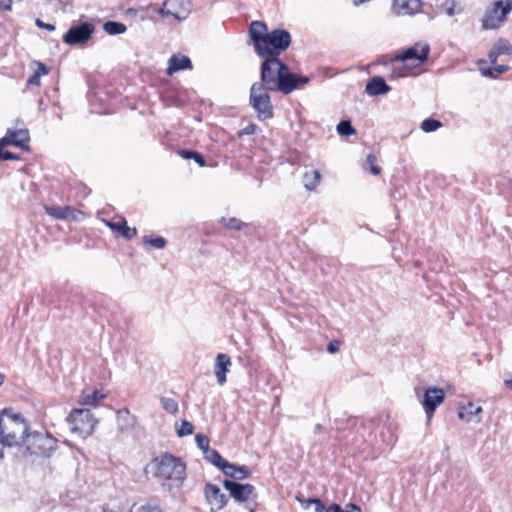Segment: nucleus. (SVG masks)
<instances>
[{"label":"nucleus","mask_w":512,"mask_h":512,"mask_svg":"<svg viewBox=\"0 0 512 512\" xmlns=\"http://www.w3.org/2000/svg\"><path fill=\"white\" fill-rule=\"evenodd\" d=\"M27 421L20 414H9L6 411L0 416V443L7 447L21 445L28 434Z\"/></svg>","instance_id":"1"},{"label":"nucleus","mask_w":512,"mask_h":512,"mask_svg":"<svg viewBox=\"0 0 512 512\" xmlns=\"http://www.w3.org/2000/svg\"><path fill=\"white\" fill-rule=\"evenodd\" d=\"M149 467L155 477L169 480L174 486H181L185 479V464L171 454L165 453L153 459Z\"/></svg>","instance_id":"2"},{"label":"nucleus","mask_w":512,"mask_h":512,"mask_svg":"<svg viewBox=\"0 0 512 512\" xmlns=\"http://www.w3.org/2000/svg\"><path fill=\"white\" fill-rule=\"evenodd\" d=\"M67 421L71 432L83 439L94 432L98 423L91 410L86 408L73 409L67 417Z\"/></svg>","instance_id":"3"},{"label":"nucleus","mask_w":512,"mask_h":512,"mask_svg":"<svg viewBox=\"0 0 512 512\" xmlns=\"http://www.w3.org/2000/svg\"><path fill=\"white\" fill-rule=\"evenodd\" d=\"M267 88L260 83H253L250 88V104L260 120L273 117V106Z\"/></svg>","instance_id":"4"},{"label":"nucleus","mask_w":512,"mask_h":512,"mask_svg":"<svg viewBox=\"0 0 512 512\" xmlns=\"http://www.w3.org/2000/svg\"><path fill=\"white\" fill-rule=\"evenodd\" d=\"M29 454L40 457H49L54 450L56 439L48 433L32 432L26 435L23 442Z\"/></svg>","instance_id":"5"},{"label":"nucleus","mask_w":512,"mask_h":512,"mask_svg":"<svg viewBox=\"0 0 512 512\" xmlns=\"http://www.w3.org/2000/svg\"><path fill=\"white\" fill-rule=\"evenodd\" d=\"M264 58L261 64L260 78L263 86L267 90H273V86L276 83L279 75L282 71L286 70V64L283 63L276 55L262 56Z\"/></svg>","instance_id":"6"},{"label":"nucleus","mask_w":512,"mask_h":512,"mask_svg":"<svg viewBox=\"0 0 512 512\" xmlns=\"http://www.w3.org/2000/svg\"><path fill=\"white\" fill-rule=\"evenodd\" d=\"M291 44V35L285 29H274L269 32L265 41V48L268 52L264 56L276 55L279 57L280 53L285 51Z\"/></svg>","instance_id":"7"},{"label":"nucleus","mask_w":512,"mask_h":512,"mask_svg":"<svg viewBox=\"0 0 512 512\" xmlns=\"http://www.w3.org/2000/svg\"><path fill=\"white\" fill-rule=\"evenodd\" d=\"M509 8L503 7L502 1H496L494 5L487 8L482 19V29H498L506 21Z\"/></svg>","instance_id":"8"},{"label":"nucleus","mask_w":512,"mask_h":512,"mask_svg":"<svg viewBox=\"0 0 512 512\" xmlns=\"http://www.w3.org/2000/svg\"><path fill=\"white\" fill-rule=\"evenodd\" d=\"M430 52V47L425 42H417L413 46L407 48L402 53L396 55L393 61L407 62L412 61L415 65H420L426 61Z\"/></svg>","instance_id":"9"},{"label":"nucleus","mask_w":512,"mask_h":512,"mask_svg":"<svg viewBox=\"0 0 512 512\" xmlns=\"http://www.w3.org/2000/svg\"><path fill=\"white\" fill-rule=\"evenodd\" d=\"M94 32V26L89 22H83L72 26L63 36V41L68 45H77L87 42Z\"/></svg>","instance_id":"10"},{"label":"nucleus","mask_w":512,"mask_h":512,"mask_svg":"<svg viewBox=\"0 0 512 512\" xmlns=\"http://www.w3.org/2000/svg\"><path fill=\"white\" fill-rule=\"evenodd\" d=\"M269 32L267 26L262 21H253L249 27V36L253 42L255 52L258 56H264L268 50L265 48V41Z\"/></svg>","instance_id":"11"},{"label":"nucleus","mask_w":512,"mask_h":512,"mask_svg":"<svg viewBox=\"0 0 512 512\" xmlns=\"http://www.w3.org/2000/svg\"><path fill=\"white\" fill-rule=\"evenodd\" d=\"M161 16H173L177 20H184L190 13L189 0H166L160 8Z\"/></svg>","instance_id":"12"},{"label":"nucleus","mask_w":512,"mask_h":512,"mask_svg":"<svg viewBox=\"0 0 512 512\" xmlns=\"http://www.w3.org/2000/svg\"><path fill=\"white\" fill-rule=\"evenodd\" d=\"M445 393L442 388L428 387L423 395L421 404L428 418H431L437 407L444 401Z\"/></svg>","instance_id":"13"},{"label":"nucleus","mask_w":512,"mask_h":512,"mask_svg":"<svg viewBox=\"0 0 512 512\" xmlns=\"http://www.w3.org/2000/svg\"><path fill=\"white\" fill-rule=\"evenodd\" d=\"M223 486L229 491L230 496L239 503L246 502L255 491L252 484H242L228 479L223 481Z\"/></svg>","instance_id":"14"},{"label":"nucleus","mask_w":512,"mask_h":512,"mask_svg":"<svg viewBox=\"0 0 512 512\" xmlns=\"http://www.w3.org/2000/svg\"><path fill=\"white\" fill-rule=\"evenodd\" d=\"M205 498L211 506L212 512L222 510L227 504V497L221 492L220 488L211 483H207L204 489Z\"/></svg>","instance_id":"15"},{"label":"nucleus","mask_w":512,"mask_h":512,"mask_svg":"<svg viewBox=\"0 0 512 512\" xmlns=\"http://www.w3.org/2000/svg\"><path fill=\"white\" fill-rule=\"evenodd\" d=\"M297 88L298 83H296V74L290 72L286 65V70L281 72L272 91H280L283 94H289Z\"/></svg>","instance_id":"16"},{"label":"nucleus","mask_w":512,"mask_h":512,"mask_svg":"<svg viewBox=\"0 0 512 512\" xmlns=\"http://www.w3.org/2000/svg\"><path fill=\"white\" fill-rule=\"evenodd\" d=\"M232 366L231 358L227 354L219 353L215 358L214 373L217 378V383L223 386L226 381V375Z\"/></svg>","instance_id":"17"},{"label":"nucleus","mask_w":512,"mask_h":512,"mask_svg":"<svg viewBox=\"0 0 512 512\" xmlns=\"http://www.w3.org/2000/svg\"><path fill=\"white\" fill-rule=\"evenodd\" d=\"M29 132L26 129L11 130L8 129L5 136L1 139L2 144H10L21 149H28Z\"/></svg>","instance_id":"18"},{"label":"nucleus","mask_w":512,"mask_h":512,"mask_svg":"<svg viewBox=\"0 0 512 512\" xmlns=\"http://www.w3.org/2000/svg\"><path fill=\"white\" fill-rule=\"evenodd\" d=\"M393 9L397 15H414L421 11V0H393Z\"/></svg>","instance_id":"19"},{"label":"nucleus","mask_w":512,"mask_h":512,"mask_svg":"<svg viewBox=\"0 0 512 512\" xmlns=\"http://www.w3.org/2000/svg\"><path fill=\"white\" fill-rule=\"evenodd\" d=\"M191 68L192 63L188 56L182 54H174L168 60V67L166 73L167 75L171 76L174 73Z\"/></svg>","instance_id":"20"},{"label":"nucleus","mask_w":512,"mask_h":512,"mask_svg":"<svg viewBox=\"0 0 512 512\" xmlns=\"http://www.w3.org/2000/svg\"><path fill=\"white\" fill-rule=\"evenodd\" d=\"M44 210L49 216L59 220L76 219L80 213L71 206H45Z\"/></svg>","instance_id":"21"},{"label":"nucleus","mask_w":512,"mask_h":512,"mask_svg":"<svg viewBox=\"0 0 512 512\" xmlns=\"http://www.w3.org/2000/svg\"><path fill=\"white\" fill-rule=\"evenodd\" d=\"M512 45L507 39L499 38L488 53L489 61L492 65L496 64L501 55H511Z\"/></svg>","instance_id":"22"},{"label":"nucleus","mask_w":512,"mask_h":512,"mask_svg":"<svg viewBox=\"0 0 512 512\" xmlns=\"http://www.w3.org/2000/svg\"><path fill=\"white\" fill-rule=\"evenodd\" d=\"M106 226H108L112 231L119 232L121 236H123L127 240H131L137 234V229L127 226V222L124 218H120L118 221L114 222L111 220H103Z\"/></svg>","instance_id":"23"},{"label":"nucleus","mask_w":512,"mask_h":512,"mask_svg":"<svg viewBox=\"0 0 512 512\" xmlns=\"http://www.w3.org/2000/svg\"><path fill=\"white\" fill-rule=\"evenodd\" d=\"M226 476L230 478H234L237 480H242L249 478L251 476V470L249 467L243 465V466H237L233 463L227 462L224 464V467H222L221 470Z\"/></svg>","instance_id":"24"},{"label":"nucleus","mask_w":512,"mask_h":512,"mask_svg":"<svg viewBox=\"0 0 512 512\" xmlns=\"http://www.w3.org/2000/svg\"><path fill=\"white\" fill-rule=\"evenodd\" d=\"M391 90V87L387 85L385 80L382 77L375 76L373 77L365 87V92L370 96L383 95L388 93Z\"/></svg>","instance_id":"25"},{"label":"nucleus","mask_w":512,"mask_h":512,"mask_svg":"<svg viewBox=\"0 0 512 512\" xmlns=\"http://www.w3.org/2000/svg\"><path fill=\"white\" fill-rule=\"evenodd\" d=\"M482 412V407L477 406L472 402H469L467 405L462 406L458 411V417L467 422H471L474 419V416H477Z\"/></svg>","instance_id":"26"},{"label":"nucleus","mask_w":512,"mask_h":512,"mask_svg":"<svg viewBox=\"0 0 512 512\" xmlns=\"http://www.w3.org/2000/svg\"><path fill=\"white\" fill-rule=\"evenodd\" d=\"M320 179L321 174L318 170H311L309 172H305L303 175L304 187L308 190H313L319 184Z\"/></svg>","instance_id":"27"},{"label":"nucleus","mask_w":512,"mask_h":512,"mask_svg":"<svg viewBox=\"0 0 512 512\" xmlns=\"http://www.w3.org/2000/svg\"><path fill=\"white\" fill-rule=\"evenodd\" d=\"M204 458L209 461L211 464L218 467L220 470H222V467H224V464L228 461L223 459L222 456L219 454V452L215 449H209L204 453Z\"/></svg>","instance_id":"28"},{"label":"nucleus","mask_w":512,"mask_h":512,"mask_svg":"<svg viewBox=\"0 0 512 512\" xmlns=\"http://www.w3.org/2000/svg\"><path fill=\"white\" fill-rule=\"evenodd\" d=\"M103 29L109 35L123 34L127 30L126 26L123 23L117 21L105 22L103 25Z\"/></svg>","instance_id":"29"},{"label":"nucleus","mask_w":512,"mask_h":512,"mask_svg":"<svg viewBox=\"0 0 512 512\" xmlns=\"http://www.w3.org/2000/svg\"><path fill=\"white\" fill-rule=\"evenodd\" d=\"M104 398L105 395L101 394L99 391L83 392L81 395V403L84 405H96Z\"/></svg>","instance_id":"30"},{"label":"nucleus","mask_w":512,"mask_h":512,"mask_svg":"<svg viewBox=\"0 0 512 512\" xmlns=\"http://www.w3.org/2000/svg\"><path fill=\"white\" fill-rule=\"evenodd\" d=\"M336 130L341 136L344 137H349L356 134V129L352 126L349 120H341L338 123Z\"/></svg>","instance_id":"31"},{"label":"nucleus","mask_w":512,"mask_h":512,"mask_svg":"<svg viewBox=\"0 0 512 512\" xmlns=\"http://www.w3.org/2000/svg\"><path fill=\"white\" fill-rule=\"evenodd\" d=\"M509 70V66L507 65H493L492 68L481 69V72L484 76L496 78L499 75L507 72Z\"/></svg>","instance_id":"32"},{"label":"nucleus","mask_w":512,"mask_h":512,"mask_svg":"<svg viewBox=\"0 0 512 512\" xmlns=\"http://www.w3.org/2000/svg\"><path fill=\"white\" fill-rule=\"evenodd\" d=\"M220 223L231 230H241L246 226V223L242 222L237 218H224L222 217Z\"/></svg>","instance_id":"33"},{"label":"nucleus","mask_w":512,"mask_h":512,"mask_svg":"<svg viewBox=\"0 0 512 512\" xmlns=\"http://www.w3.org/2000/svg\"><path fill=\"white\" fill-rule=\"evenodd\" d=\"M160 402H161V405H162V408L171 413V414H176L178 412V403L172 399V398H167V397H161L160 398Z\"/></svg>","instance_id":"34"},{"label":"nucleus","mask_w":512,"mask_h":512,"mask_svg":"<svg viewBox=\"0 0 512 512\" xmlns=\"http://www.w3.org/2000/svg\"><path fill=\"white\" fill-rule=\"evenodd\" d=\"M442 126V123L436 119L428 118L421 123V129L426 132H434Z\"/></svg>","instance_id":"35"},{"label":"nucleus","mask_w":512,"mask_h":512,"mask_svg":"<svg viewBox=\"0 0 512 512\" xmlns=\"http://www.w3.org/2000/svg\"><path fill=\"white\" fill-rule=\"evenodd\" d=\"M376 157L373 154H368L366 161L363 165L365 170H370L373 175H378L381 172V168L375 164Z\"/></svg>","instance_id":"36"},{"label":"nucleus","mask_w":512,"mask_h":512,"mask_svg":"<svg viewBox=\"0 0 512 512\" xmlns=\"http://www.w3.org/2000/svg\"><path fill=\"white\" fill-rule=\"evenodd\" d=\"M143 242L144 244H148L150 245L151 247L155 248V249H163L166 244H167V241L164 237H161V236H158V237H155V238H151V237H148V236H145L143 238Z\"/></svg>","instance_id":"37"},{"label":"nucleus","mask_w":512,"mask_h":512,"mask_svg":"<svg viewBox=\"0 0 512 512\" xmlns=\"http://www.w3.org/2000/svg\"><path fill=\"white\" fill-rule=\"evenodd\" d=\"M195 441L200 450H202L203 454L210 449V440L207 436L203 434H197L195 436Z\"/></svg>","instance_id":"38"},{"label":"nucleus","mask_w":512,"mask_h":512,"mask_svg":"<svg viewBox=\"0 0 512 512\" xmlns=\"http://www.w3.org/2000/svg\"><path fill=\"white\" fill-rule=\"evenodd\" d=\"M193 430V425L189 421L183 420L180 427L177 429V434L179 437H184L192 434Z\"/></svg>","instance_id":"39"},{"label":"nucleus","mask_w":512,"mask_h":512,"mask_svg":"<svg viewBox=\"0 0 512 512\" xmlns=\"http://www.w3.org/2000/svg\"><path fill=\"white\" fill-rule=\"evenodd\" d=\"M311 504L314 505L315 512H327L328 510V507H326L324 503L318 498L308 499L307 505L305 507L308 508Z\"/></svg>","instance_id":"40"},{"label":"nucleus","mask_w":512,"mask_h":512,"mask_svg":"<svg viewBox=\"0 0 512 512\" xmlns=\"http://www.w3.org/2000/svg\"><path fill=\"white\" fill-rule=\"evenodd\" d=\"M351 510H344L338 504H332L328 507L327 512H361L360 508L354 504L350 505Z\"/></svg>","instance_id":"41"},{"label":"nucleus","mask_w":512,"mask_h":512,"mask_svg":"<svg viewBox=\"0 0 512 512\" xmlns=\"http://www.w3.org/2000/svg\"><path fill=\"white\" fill-rule=\"evenodd\" d=\"M7 144H2V140H0V160H17L19 156L15 155L10 151H4L3 147Z\"/></svg>","instance_id":"42"},{"label":"nucleus","mask_w":512,"mask_h":512,"mask_svg":"<svg viewBox=\"0 0 512 512\" xmlns=\"http://www.w3.org/2000/svg\"><path fill=\"white\" fill-rule=\"evenodd\" d=\"M34 65L36 66V69L34 70V73H38L39 76H43V75H46L48 74L49 72V69L47 68V66L45 64H43L42 62L40 61H35L34 62Z\"/></svg>","instance_id":"43"},{"label":"nucleus","mask_w":512,"mask_h":512,"mask_svg":"<svg viewBox=\"0 0 512 512\" xmlns=\"http://www.w3.org/2000/svg\"><path fill=\"white\" fill-rule=\"evenodd\" d=\"M131 512H162V511L159 507L151 506L148 504V505H142Z\"/></svg>","instance_id":"44"},{"label":"nucleus","mask_w":512,"mask_h":512,"mask_svg":"<svg viewBox=\"0 0 512 512\" xmlns=\"http://www.w3.org/2000/svg\"><path fill=\"white\" fill-rule=\"evenodd\" d=\"M40 76L38 73H33L27 80V84L28 85H35V86H38L40 85Z\"/></svg>","instance_id":"45"},{"label":"nucleus","mask_w":512,"mask_h":512,"mask_svg":"<svg viewBox=\"0 0 512 512\" xmlns=\"http://www.w3.org/2000/svg\"><path fill=\"white\" fill-rule=\"evenodd\" d=\"M36 25L39 27V28H44L48 31H54L55 30V26L52 25V24H49V23H44L42 20L40 19H36Z\"/></svg>","instance_id":"46"},{"label":"nucleus","mask_w":512,"mask_h":512,"mask_svg":"<svg viewBox=\"0 0 512 512\" xmlns=\"http://www.w3.org/2000/svg\"><path fill=\"white\" fill-rule=\"evenodd\" d=\"M196 151H193V150H186V149H182V150H179L178 151V154L183 158V159H192L194 154H195Z\"/></svg>","instance_id":"47"},{"label":"nucleus","mask_w":512,"mask_h":512,"mask_svg":"<svg viewBox=\"0 0 512 512\" xmlns=\"http://www.w3.org/2000/svg\"><path fill=\"white\" fill-rule=\"evenodd\" d=\"M200 167H204L205 164H206V161L204 159V157L202 156V154H200L199 152H195L193 158H192Z\"/></svg>","instance_id":"48"},{"label":"nucleus","mask_w":512,"mask_h":512,"mask_svg":"<svg viewBox=\"0 0 512 512\" xmlns=\"http://www.w3.org/2000/svg\"><path fill=\"white\" fill-rule=\"evenodd\" d=\"M255 130H256V126H255V125H253V124H251V125H248V126H246L245 128H243V129L240 131L239 135H240V136H241V135H244V134H245V135H251V134H254V133H255Z\"/></svg>","instance_id":"49"},{"label":"nucleus","mask_w":512,"mask_h":512,"mask_svg":"<svg viewBox=\"0 0 512 512\" xmlns=\"http://www.w3.org/2000/svg\"><path fill=\"white\" fill-rule=\"evenodd\" d=\"M340 343L338 341H331L327 346V351L329 353H335L339 350Z\"/></svg>","instance_id":"50"},{"label":"nucleus","mask_w":512,"mask_h":512,"mask_svg":"<svg viewBox=\"0 0 512 512\" xmlns=\"http://www.w3.org/2000/svg\"><path fill=\"white\" fill-rule=\"evenodd\" d=\"M12 7V0H0V9L10 11Z\"/></svg>","instance_id":"51"},{"label":"nucleus","mask_w":512,"mask_h":512,"mask_svg":"<svg viewBox=\"0 0 512 512\" xmlns=\"http://www.w3.org/2000/svg\"><path fill=\"white\" fill-rule=\"evenodd\" d=\"M309 82V78L306 76H297L296 75V83H298V88L306 85Z\"/></svg>","instance_id":"52"},{"label":"nucleus","mask_w":512,"mask_h":512,"mask_svg":"<svg viewBox=\"0 0 512 512\" xmlns=\"http://www.w3.org/2000/svg\"><path fill=\"white\" fill-rule=\"evenodd\" d=\"M446 13L449 16H453L454 15V5H452L451 7L447 8Z\"/></svg>","instance_id":"53"},{"label":"nucleus","mask_w":512,"mask_h":512,"mask_svg":"<svg viewBox=\"0 0 512 512\" xmlns=\"http://www.w3.org/2000/svg\"><path fill=\"white\" fill-rule=\"evenodd\" d=\"M503 7H508L510 12L512 9V0H506V4H503Z\"/></svg>","instance_id":"54"},{"label":"nucleus","mask_w":512,"mask_h":512,"mask_svg":"<svg viewBox=\"0 0 512 512\" xmlns=\"http://www.w3.org/2000/svg\"><path fill=\"white\" fill-rule=\"evenodd\" d=\"M322 430V425L321 424H316L315 427H314V432L315 433H320Z\"/></svg>","instance_id":"55"},{"label":"nucleus","mask_w":512,"mask_h":512,"mask_svg":"<svg viewBox=\"0 0 512 512\" xmlns=\"http://www.w3.org/2000/svg\"><path fill=\"white\" fill-rule=\"evenodd\" d=\"M504 383L507 387L512 388V379H506Z\"/></svg>","instance_id":"56"},{"label":"nucleus","mask_w":512,"mask_h":512,"mask_svg":"<svg viewBox=\"0 0 512 512\" xmlns=\"http://www.w3.org/2000/svg\"><path fill=\"white\" fill-rule=\"evenodd\" d=\"M5 381V375L0 373V386L4 383Z\"/></svg>","instance_id":"57"},{"label":"nucleus","mask_w":512,"mask_h":512,"mask_svg":"<svg viewBox=\"0 0 512 512\" xmlns=\"http://www.w3.org/2000/svg\"><path fill=\"white\" fill-rule=\"evenodd\" d=\"M355 5H359V4H362L363 2H365L366 0H353Z\"/></svg>","instance_id":"58"},{"label":"nucleus","mask_w":512,"mask_h":512,"mask_svg":"<svg viewBox=\"0 0 512 512\" xmlns=\"http://www.w3.org/2000/svg\"><path fill=\"white\" fill-rule=\"evenodd\" d=\"M480 421H481V419H480V418H477V419L475 420V422H476V423H480Z\"/></svg>","instance_id":"59"},{"label":"nucleus","mask_w":512,"mask_h":512,"mask_svg":"<svg viewBox=\"0 0 512 512\" xmlns=\"http://www.w3.org/2000/svg\"><path fill=\"white\" fill-rule=\"evenodd\" d=\"M249 512H255V509L251 508V509L249 510Z\"/></svg>","instance_id":"60"}]
</instances>
